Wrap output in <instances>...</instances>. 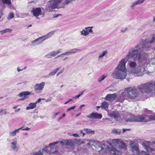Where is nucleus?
<instances>
[{"instance_id":"obj_1","label":"nucleus","mask_w":155,"mask_h":155,"mask_svg":"<svg viewBox=\"0 0 155 155\" xmlns=\"http://www.w3.org/2000/svg\"><path fill=\"white\" fill-rule=\"evenodd\" d=\"M154 42H155V33L151 35L148 38L142 40L138 45L129 50L126 56L127 61L133 58L138 61V64L137 68L130 71L131 73L136 74L138 76L147 73L145 66L148 64L147 60L148 54L146 53L143 54L141 52L148 50L151 47V44Z\"/></svg>"},{"instance_id":"obj_2","label":"nucleus","mask_w":155,"mask_h":155,"mask_svg":"<svg viewBox=\"0 0 155 155\" xmlns=\"http://www.w3.org/2000/svg\"><path fill=\"white\" fill-rule=\"evenodd\" d=\"M127 62L126 57L119 61L118 65L112 74V75L113 78L121 80L125 78L127 75L125 66Z\"/></svg>"},{"instance_id":"obj_3","label":"nucleus","mask_w":155,"mask_h":155,"mask_svg":"<svg viewBox=\"0 0 155 155\" xmlns=\"http://www.w3.org/2000/svg\"><path fill=\"white\" fill-rule=\"evenodd\" d=\"M73 0H65L62 2V0H52L46 6V9L49 12L52 11L53 9L55 8H64L66 5L68 4Z\"/></svg>"},{"instance_id":"obj_4","label":"nucleus","mask_w":155,"mask_h":155,"mask_svg":"<svg viewBox=\"0 0 155 155\" xmlns=\"http://www.w3.org/2000/svg\"><path fill=\"white\" fill-rule=\"evenodd\" d=\"M137 88L142 92L148 93H155V81H151L137 86Z\"/></svg>"},{"instance_id":"obj_5","label":"nucleus","mask_w":155,"mask_h":155,"mask_svg":"<svg viewBox=\"0 0 155 155\" xmlns=\"http://www.w3.org/2000/svg\"><path fill=\"white\" fill-rule=\"evenodd\" d=\"M125 91L127 92L125 97L129 101L135 99L140 94L138 91L134 86L126 87L125 88Z\"/></svg>"},{"instance_id":"obj_6","label":"nucleus","mask_w":155,"mask_h":155,"mask_svg":"<svg viewBox=\"0 0 155 155\" xmlns=\"http://www.w3.org/2000/svg\"><path fill=\"white\" fill-rule=\"evenodd\" d=\"M155 120V114L153 115H138L136 116V122H145Z\"/></svg>"},{"instance_id":"obj_7","label":"nucleus","mask_w":155,"mask_h":155,"mask_svg":"<svg viewBox=\"0 0 155 155\" xmlns=\"http://www.w3.org/2000/svg\"><path fill=\"white\" fill-rule=\"evenodd\" d=\"M112 145L120 149H125L126 146L120 139H114L112 140Z\"/></svg>"},{"instance_id":"obj_8","label":"nucleus","mask_w":155,"mask_h":155,"mask_svg":"<svg viewBox=\"0 0 155 155\" xmlns=\"http://www.w3.org/2000/svg\"><path fill=\"white\" fill-rule=\"evenodd\" d=\"M45 83L42 82L40 83L36 84L34 87L35 91L37 93H40L44 87Z\"/></svg>"},{"instance_id":"obj_9","label":"nucleus","mask_w":155,"mask_h":155,"mask_svg":"<svg viewBox=\"0 0 155 155\" xmlns=\"http://www.w3.org/2000/svg\"><path fill=\"white\" fill-rule=\"evenodd\" d=\"M130 148L134 153L133 155H137L139 153L138 145L137 143H132L130 145Z\"/></svg>"},{"instance_id":"obj_10","label":"nucleus","mask_w":155,"mask_h":155,"mask_svg":"<svg viewBox=\"0 0 155 155\" xmlns=\"http://www.w3.org/2000/svg\"><path fill=\"white\" fill-rule=\"evenodd\" d=\"M151 144L150 142L146 141L142 143V146L148 152H150L155 150V148L151 147Z\"/></svg>"},{"instance_id":"obj_11","label":"nucleus","mask_w":155,"mask_h":155,"mask_svg":"<svg viewBox=\"0 0 155 155\" xmlns=\"http://www.w3.org/2000/svg\"><path fill=\"white\" fill-rule=\"evenodd\" d=\"M101 142H98L97 144L98 145V147L97 149V152L99 153L100 155H106V154L107 149L103 147L101 145Z\"/></svg>"},{"instance_id":"obj_12","label":"nucleus","mask_w":155,"mask_h":155,"mask_svg":"<svg viewBox=\"0 0 155 155\" xmlns=\"http://www.w3.org/2000/svg\"><path fill=\"white\" fill-rule=\"evenodd\" d=\"M133 58H131L129 61L127 63L128 67L132 70L134 69L137 66V63Z\"/></svg>"},{"instance_id":"obj_13","label":"nucleus","mask_w":155,"mask_h":155,"mask_svg":"<svg viewBox=\"0 0 155 155\" xmlns=\"http://www.w3.org/2000/svg\"><path fill=\"white\" fill-rule=\"evenodd\" d=\"M125 120L127 122H136V116L131 113H130L127 116Z\"/></svg>"},{"instance_id":"obj_14","label":"nucleus","mask_w":155,"mask_h":155,"mask_svg":"<svg viewBox=\"0 0 155 155\" xmlns=\"http://www.w3.org/2000/svg\"><path fill=\"white\" fill-rule=\"evenodd\" d=\"M31 12L33 14L34 16L36 18H38V17L41 14V10L40 8H33Z\"/></svg>"},{"instance_id":"obj_15","label":"nucleus","mask_w":155,"mask_h":155,"mask_svg":"<svg viewBox=\"0 0 155 155\" xmlns=\"http://www.w3.org/2000/svg\"><path fill=\"white\" fill-rule=\"evenodd\" d=\"M43 41H42V38L41 37H39L32 41L31 44L32 46H34L35 45L42 44Z\"/></svg>"},{"instance_id":"obj_16","label":"nucleus","mask_w":155,"mask_h":155,"mask_svg":"<svg viewBox=\"0 0 155 155\" xmlns=\"http://www.w3.org/2000/svg\"><path fill=\"white\" fill-rule=\"evenodd\" d=\"M116 97V95L115 94H108L106 96L105 99L108 101H114Z\"/></svg>"},{"instance_id":"obj_17","label":"nucleus","mask_w":155,"mask_h":155,"mask_svg":"<svg viewBox=\"0 0 155 155\" xmlns=\"http://www.w3.org/2000/svg\"><path fill=\"white\" fill-rule=\"evenodd\" d=\"M88 117L91 118L101 119L102 117V114L97 113L93 112L88 116Z\"/></svg>"},{"instance_id":"obj_18","label":"nucleus","mask_w":155,"mask_h":155,"mask_svg":"<svg viewBox=\"0 0 155 155\" xmlns=\"http://www.w3.org/2000/svg\"><path fill=\"white\" fill-rule=\"evenodd\" d=\"M108 151L110 153L114 155H121L122 153L121 152L116 150L114 148H112L111 149L108 148Z\"/></svg>"},{"instance_id":"obj_19","label":"nucleus","mask_w":155,"mask_h":155,"mask_svg":"<svg viewBox=\"0 0 155 155\" xmlns=\"http://www.w3.org/2000/svg\"><path fill=\"white\" fill-rule=\"evenodd\" d=\"M17 143L16 140H14L11 143V149L14 152H17L19 148L16 146Z\"/></svg>"},{"instance_id":"obj_20","label":"nucleus","mask_w":155,"mask_h":155,"mask_svg":"<svg viewBox=\"0 0 155 155\" xmlns=\"http://www.w3.org/2000/svg\"><path fill=\"white\" fill-rule=\"evenodd\" d=\"M76 139H75L74 140H66V145L67 146H69L71 147H74L75 146V144L76 143Z\"/></svg>"},{"instance_id":"obj_21","label":"nucleus","mask_w":155,"mask_h":155,"mask_svg":"<svg viewBox=\"0 0 155 155\" xmlns=\"http://www.w3.org/2000/svg\"><path fill=\"white\" fill-rule=\"evenodd\" d=\"M55 32V31H53L49 32L45 35L41 37L42 38V41H44L47 38L50 37Z\"/></svg>"},{"instance_id":"obj_22","label":"nucleus","mask_w":155,"mask_h":155,"mask_svg":"<svg viewBox=\"0 0 155 155\" xmlns=\"http://www.w3.org/2000/svg\"><path fill=\"white\" fill-rule=\"evenodd\" d=\"M36 104L35 103H30L28 106L26 107V109L28 110L30 109H33L36 107Z\"/></svg>"},{"instance_id":"obj_23","label":"nucleus","mask_w":155,"mask_h":155,"mask_svg":"<svg viewBox=\"0 0 155 155\" xmlns=\"http://www.w3.org/2000/svg\"><path fill=\"white\" fill-rule=\"evenodd\" d=\"M20 129H18L13 131H10L9 133L10 136H15L17 133L19 132V130Z\"/></svg>"},{"instance_id":"obj_24","label":"nucleus","mask_w":155,"mask_h":155,"mask_svg":"<svg viewBox=\"0 0 155 155\" xmlns=\"http://www.w3.org/2000/svg\"><path fill=\"white\" fill-rule=\"evenodd\" d=\"M66 140H64V141H60V142H59V141L56 142H54V143H51L50 144H49V146H54L55 144H57L59 143H61L62 145H64L65 144H66Z\"/></svg>"},{"instance_id":"obj_25","label":"nucleus","mask_w":155,"mask_h":155,"mask_svg":"<svg viewBox=\"0 0 155 155\" xmlns=\"http://www.w3.org/2000/svg\"><path fill=\"white\" fill-rule=\"evenodd\" d=\"M121 132V130L118 129H114L112 130V133L115 134H119Z\"/></svg>"},{"instance_id":"obj_26","label":"nucleus","mask_w":155,"mask_h":155,"mask_svg":"<svg viewBox=\"0 0 155 155\" xmlns=\"http://www.w3.org/2000/svg\"><path fill=\"white\" fill-rule=\"evenodd\" d=\"M30 94V92L28 91H23L21 92L19 95L20 97H21L23 96H25L29 95Z\"/></svg>"},{"instance_id":"obj_27","label":"nucleus","mask_w":155,"mask_h":155,"mask_svg":"<svg viewBox=\"0 0 155 155\" xmlns=\"http://www.w3.org/2000/svg\"><path fill=\"white\" fill-rule=\"evenodd\" d=\"M108 106V104L106 102H103L101 105V108L104 109L107 108Z\"/></svg>"},{"instance_id":"obj_28","label":"nucleus","mask_w":155,"mask_h":155,"mask_svg":"<svg viewBox=\"0 0 155 155\" xmlns=\"http://www.w3.org/2000/svg\"><path fill=\"white\" fill-rule=\"evenodd\" d=\"M59 68H58L54 69L53 71L50 72L49 74V76H53L54 75L57 71L59 70Z\"/></svg>"},{"instance_id":"obj_29","label":"nucleus","mask_w":155,"mask_h":155,"mask_svg":"<svg viewBox=\"0 0 155 155\" xmlns=\"http://www.w3.org/2000/svg\"><path fill=\"white\" fill-rule=\"evenodd\" d=\"M81 35L82 36H86L88 35V33L86 30L83 29L81 31H80Z\"/></svg>"},{"instance_id":"obj_30","label":"nucleus","mask_w":155,"mask_h":155,"mask_svg":"<svg viewBox=\"0 0 155 155\" xmlns=\"http://www.w3.org/2000/svg\"><path fill=\"white\" fill-rule=\"evenodd\" d=\"M109 116L111 117H113L114 118H117L118 117V115L117 113L113 112L109 114Z\"/></svg>"},{"instance_id":"obj_31","label":"nucleus","mask_w":155,"mask_h":155,"mask_svg":"<svg viewBox=\"0 0 155 155\" xmlns=\"http://www.w3.org/2000/svg\"><path fill=\"white\" fill-rule=\"evenodd\" d=\"M77 51H81V50L80 49H78L74 48L71 49L69 52V54H72L75 53Z\"/></svg>"},{"instance_id":"obj_32","label":"nucleus","mask_w":155,"mask_h":155,"mask_svg":"<svg viewBox=\"0 0 155 155\" xmlns=\"http://www.w3.org/2000/svg\"><path fill=\"white\" fill-rule=\"evenodd\" d=\"M93 28V27H85V29L86 30V31H87V32L88 33V34L89 33H91V34L93 33V30L91 29L92 28Z\"/></svg>"},{"instance_id":"obj_33","label":"nucleus","mask_w":155,"mask_h":155,"mask_svg":"<svg viewBox=\"0 0 155 155\" xmlns=\"http://www.w3.org/2000/svg\"><path fill=\"white\" fill-rule=\"evenodd\" d=\"M12 31V30L10 28H7L6 29L1 31H0V33L2 34L4 33H7L9 32H11Z\"/></svg>"},{"instance_id":"obj_34","label":"nucleus","mask_w":155,"mask_h":155,"mask_svg":"<svg viewBox=\"0 0 155 155\" xmlns=\"http://www.w3.org/2000/svg\"><path fill=\"white\" fill-rule=\"evenodd\" d=\"M107 51H103L102 53H100L98 58H103L104 56L107 54Z\"/></svg>"},{"instance_id":"obj_35","label":"nucleus","mask_w":155,"mask_h":155,"mask_svg":"<svg viewBox=\"0 0 155 155\" xmlns=\"http://www.w3.org/2000/svg\"><path fill=\"white\" fill-rule=\"evenodd\" d=\"M84 130L86 131L87 133L88 134L91 133H93L94 134V131L91 130L90 129L87 128H84Z\"/></svg>"},{"instance_id":"obj_36","label":"nucleus","mask_w":155,"mask_h":155,"mask_svg":"<svg viewBox=\"0 0 155 155\" xmlns=\"http://www.w3.org/2000/svg\"><path fill=\"white\" fill-rule=\"evenodd\" d=\"M57 54L56 51H53L48 53L46 56H52L54 57Z\"/></svg>"},{"instance_id":"obj_37","label":"nucleus","mask_w":155,"mask_h":155,"mask_svg":"<svg viewBox=\"0 0 155 155\" xmlns=\"http://www.w3.org/2000/svg\"><path fill=\"white\" fill-rule=\"evenodd\" d=\"M106 77V75H103L101 77L98 78L97 79V81L98 82H100L103 80Z\"/></svg>"},{"instance_id":"obj_38","label":"nucleus","mask_w":155,"mask_h":155,"mask_svg":"<svg viewBox=\"0 0 155 155\" xmlns=\"http://www.w3.org/2000/svg\"><path fill=\"white\" fill-rule=\"evenodd\" d=\"M3 3L10 5L11 4V0H2Z\"/></svg>"},{"instance_id":"obj_39","label":"nucleus","mask_w":155,"mask_h":155,"mask_svg":"<svg viewBox=\"0 0 155 155\" xmlns=\"http://www.w3.org/2000/svg\"><path fill=\"white\" fill-rule=\"evenodd\" d=\"M14 17V15L13 13H10L8 15V20H10V19H12Z\"/></svg>"},{"instance_id":"obj_40","label":"nucleus","mask_w":155,"mask_h":155,"mask_svg":"<svg viewBox=\"0 0 155 155\" xmlns=\"http://www.w3.org/2000/svg\"><path fill=\"white\" fill-rule=\"evenodd\" d=\"M138 5L136 1H135V2H133L132 4V5H131L130 6V8L132 9H134V6L136 5Z\"/></svg>"},{"instance_id":"obj_41","label":"nucleus","mask_w":155,"mask_h":155,"mask_svg":"<svg viewBox=\"0 0 155 155\" xmlns=\"http://www.w3.org/2000/svg\"><path fill=\"white\" fill-rule=\"evenodd\" d=\"M120 95V96H119V97H120V98H118V101L120 102H122L124 101V98L123 97H121V96L122 95V94Z\"/></svg>"},{"instance_id":"obj_42","label":"nucleus","mask_w":155,"mask_h":155,"mask_svg":"<svg viewBox=\"0 0 155 155\" xmlns=\"http://www.w3.org/2000/svg\"><path fill=\"white\" fill-rule=\"evenodd\" d=\"M0 114L1 115H3L4 114H7V112L6 111H4V110H2L0 111Z\"/></svg>"},{"instance_id":"obj_43","label":"nucleus","mask_w":155,"mask_h":155,"mask_svg":"<svg viewBox=\"0 0 155 155\" xmlns=\"http://www.w3.org/2000/svg\"><path fill=\"white\" fill-rule=\"evenodd\" d=\"M84 142L83 141L80 140H77V141H76V143H78V144H84Z\"/></svg>"},{"instance_id":"obj_44","label":"nucleus","mask_w":155,"mask_h":155,"mask_svg":"<svg viewBox=\"0 0 155 155\" xmlns=\"http://www.w3.org/2000/svg\"><path fill=\"white\" fill-rule=\"evenodd\" d=\"M150 64H151L152 65H154L155 64V58L153 59H152L151 61L149 62Z\"/></svg>"},{"instance_id":"obj_45","label":"nucleus","mask_w":155,"mask_h":155,"mask_svg":"<svg viewBox=\"0 0 155 155\" xmlns=\"http://www.w3.org/2000/svg\"><path fill=\"white\" fill-rule=\"evenodd\" d=\"M144 0H137L136 1L137 4H141L143 3Z\"/></svg>"},{"instance_id":"obj_46","label":"nucleus","mask_w":155,"mask_h":155,"mask_svg":"<svg viewBox=\"0 0 155 155\" xmlns=\"http://www.w3.org/2000/svg\"><path fill=\"white\" fill-rule=\"evenodd\" d=\"M19 129H21L22 130H30V128L28 127H27L24 128H23L22 127H21L19 128Z\"/></svg>"},{"instance_id":"obj_47","label":"nucleus","mask_w":155,"mask_h":155,"mask_svg":"<svg viewBox=\"0 0 155 155\" xmlns=\"http://www.w3.org/2000/svg\"><path fill=\"white\" fill-rule=\"evenodd\" d=\"M51 147H45L44 149V150L45 151H47V150H50L51 149Z\"/></svg>"},{"instance_id":"obj_48","label":"nucleus","mask_w":155,"mask_h":155,"mask_svg":"<svg viewBox=\"0 0 155 155\" xmlns=\"http://www.w3.org/2000/svg\"><path fill=\"white\" fill-rule=\"evenodd\" d=\"M69 54H70L69 51L65 52L62 54V55H68Z\"/></svg>"},{"instance_id":"obj_49","label":"nucleus","mask_w":155,"mask_h":155,"mask_svg":"<svg viewBox=\"0 0 155 155\" xmlns=\"http://www.w3.org/2000/svg\"><path fill=\"white\" fill-rule=\"evenodd\" d=\"M57 54L61 52L62 51V49H59L58 51H56Z\"/></svg>"},{"instance_id":"obj_50","label":"nucleus","mask_w":155,"mask_h":155,"mask_svg":"<svg viewBox=\"0 0 155 155\" xmlns=\"http://www.w3.org/2000/svg\"><path fill=\"white\" fill-rule=\"evenodd\" d=\"M75 107L76 106H74L68 108L67 110V111H70L72 109H74L75 108Z\"/></svg>"},{"instance_id":"obj_51","label":"nucleus","mask_w":155,"mask_h":155,"mask_svg":"<svg viewBox=\"0 0 155 155\" xmlns=\"http://www.w3.org/2000/svg\"><path fill=\"white\" fill-rule=\"evenodd\" d=\"M72 136L74 137H79V135L77 134H73Z\"/></svg>"},{"instance_id":"obj_52","label":"nucleus","mask_w":155,"mask_h":155,"mask_svg":"<svg viewBox=\"0 0 155 155\" xmlns=\"http://www.w3.org/2000/svg\"><path fill=\"white\" fill-rule=\"evenodd\" d=\"M59 112H58V113H55L54 114V115H53L52 117V118H53V119H54L56 116L58 115V114H59Z\"/></svg>"},{"instance_id":"obj_53","label":"nucleus","mask_w":155,"mask_h":155,"mask_svg":"<svg viewBox=\"0 0 155 155\" xmlns=\"http://www.w3.org/2000/svg\"><path fill=\"white\" fill-rule=\"evenodd\" d=\"M38 117V115L37 114H34L33 116V118L34 119H36Z\"/></svg>"},{"instance_id":"obj_54","label":"nucleus","mask_w":155,"mask_h":155,"mask_svg":"<svg viewBox=\"0 0 155 155\" xmlns=\"http://www.w3.org/2000/svg\"><path fill=\"white\" fill-rule=\"evenodd\" d=\"M65 116V114H64L61 117H60L58 118L59 120H61L63 117H64Z\"/></svg>"},{"instance_id":"obj_55","label":"nucleus","mask_w":155,"mask_h":155,"mask_svg":"<svg viewBox=\"0 0 155 155\" xmlns=\"http://www.w3.org/2000/svg\"><path fill=\"white\" fill-rule=\"evenodd\" d=\"M41 100V98H39L35 103L36 104L37 103H39Z\"/></svg>"},{"instance_id":"obj_56","label":"nucleus","mask_w":155,"mask_h":155,"mask_svg":"<svg viewBox=\"0 0 155 155\" xmlns=\"http://www.w3.org/2000/svg\"><path fill=\"white\" fill-rule=\"evenodd\" d=\"M35 155H43L42 153H41L40 152H38L36 153Z\"/></svg>"},{"instance_id":"obj_57","label":"nucleus","mask_w":155,"mask_h":155,"mask_svg":"<svg viewBox=\"0 0 155 155\" xmlns=\"http://www.w3.org/2000/svg\"><path fill=\"white\" fill-rule=\"evenodd\" d=\"M127 30V28H125L124 29H122L121 30V31L122 32H125V31H126Z\"/></svg>"},{"instance_id":"obj_58","label":"nucleus","mask_w":155,"mask_h":155,"mask_svg":"<svg viewBox=\"0 0 155 155\" xmlns=\"http://www.w3.org/2000/svg\"><path fill=\"white\" fill-rule=\"evenodd\" d=\"M80 97V95L79 94H78L77 95L75 96L74 97H73V99H77V98L79 97Z\"/></svg>"},{"instance_id":"obj_59","label":"nucleus","mask_w":155,"mask_h":155,"mask_svg":"<svg viewBox=\"0 0 155 155\" xmlns=\"http://www.w3.org/2000/svg\"><path fill=\"white\" fill-rule=\"evenodd\" d=\"M23 70V69H20L19 67H18L17 68V71L18 72H19L20 71H22Z\"/></svg>"},{"instance_id":"obj_60","label":"nucleus","mask_w":155,"mask_h":155,"mask_svg":"<svg viewBox=\"0 0 155 155\" xmlns=\"http://www.w3.org/2000/svg\"><path fill=\"white\" fill-rule=\"evenodd\" d=\"M63 72V71H59L57 74V76H58L59 74H61L62 72Z\"/></svg>"},{"instance_id":"obj_61","label":"nucleus","mask_w":155,"mask_h":155,"mask_svg":"<svg viewBox=\"0 0 155 155\" xmlns=\"http://www.w3.org/2000/svg\"><path fill=\"white\" fill-rule=\"evenodd\" d=\"M2 15L3 13L2 11L1 10H0V18H1Z\"/></svg>"},{"instance_id":"obj_62","label":"nucleus","mask_w":155,"mask_h":155,"mask_svg":"<svg viewBox=\"0 0 155 155\" xmlns=\"http://www.w3.org/2000/svg\"><path fill=\"white\" fill-rule=\"evenodd\" d=\"M85 91V90L83 91H81V92H80V94H79L80 95V96H81V95H82L84 93V92Z\"/></svg>"},{"instance_id":"obj_63","label":"nucleus","mask_w":155,"mask_h":155,"mask_svg":"<svg viewBox=\"0 0 155 155\" xmlns=\"http://www.w3.org/2000/svg\"><path fill=\"white\" fill-rule=\"evenodd\" d=\"M84 104H83L81 105L79 107V109H81L83 107L85 106Z\"/></svg>"},{"instance_id":"obj_64","label":"nucleus","mask_w":155,"mask_h":155,"mask_svg":"<svg viewBox=\"0 0 155 155\" xmlns=\"http://www.w3.org/2000/svg\"><path fill=\"white\" fill-rule=\"evenodd\" d=\"M59 15L58 14H55L54 16L53 17L54 18H57L59 16Z\"/></svg>"}]
</instances>
